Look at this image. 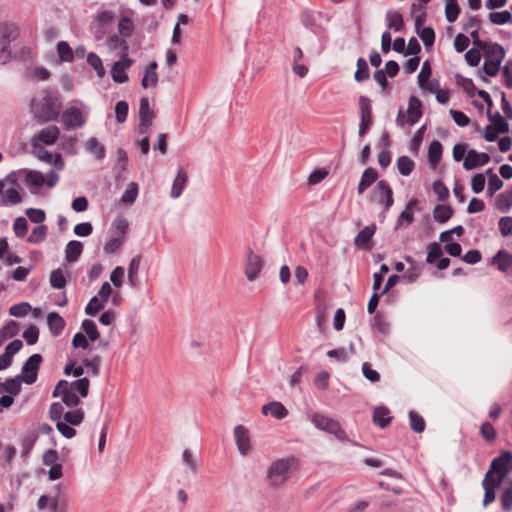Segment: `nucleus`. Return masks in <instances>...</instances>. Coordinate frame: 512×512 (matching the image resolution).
Returning a JSON list of instances; mask_svg holds the SVG:
<instances>
[{
    "mask_svg": "<svg viewBox=\"0 0 512 512\" xmlns=\"http://www.w3.org/2000/svg\"><path fill=\"white\" fill-rule=\"evenodd\" d=\"M59 105L58 96L48 92L39 102L32 101L31 110L39 123H47L58 118Z\"/></svg>",
    "mask_w": 512,
    "mask_h": 512,
    "instance_id": "nucleus-1",
    "label": "nucleus"
},
{
    "mask_svg": "<svg viewBox=\"0 0 512 512\" xmlns=\"http://www.w3.org/2000/svg\"><path fill=\"white\" fill-rule=\"evenodd\" d=\"M309 418L317 429L334 435L340 441H346L348 439L346 432L342 429L337 420L318 412L312 413Z\"/></svg>",
    "mask_w": 512,
    "mask_h": 512,
    "instance_id": "nucleus-2",
    "label": "nucleus"
},
{
    "mask_svg": "<svg viewBox=\"0 0 512 512\" xmlns=\"http://www.w3.org/2000/svg\"><path fill=\"white\" fill-rule=\"evenodd\" d=\"M498 56L494 59L488 56L484 58L482 68L478 70V76L484 81L488 82L487 77H495L498 75L502 62L505 58L506 51L501 45H496Z\"/></svg>",
    "mask_w": 512,
    "mask_h": 512,
    "instance_id": "nucleus-3",
    "label": "nucleus"
},
{
    "mask_svg": "<svg viewBox=\"0 0 512 512\" xmlns=\"http://www.w3.org/2000/svg\"><path fill=\"white\" fill-rule=\"evenodd\" d=\"M43 362V357L39 353L30 355L21 367V378L27 385H32L37 381L38 372Z\"/></svg>",
    "mask_w": 512,
    "mask_h": 512,
    "instance_id": "nucleus-4",
    "label": "nucleus"
},
{
    "mask_svg": "<svg viewBox=\"0 0 512 512\" xmlns=\"http://www.w3.org/2000/svg\"><path fill=\"white\" fill-rule=\"evenodd\" d=\"M291 468L289 459H279L271 464L267 471V478L272 486H280L287 478Z\"/></svg>",
    "mask_w": 512,
    "mask_h": 512,
    "instance_id": "nucleus-5",
    "label": "nucleus"
},
{
    "mask_svg": "<svg viewBox=\"0 0 512 512\" xmlns=\"http://www.w3.org/2000/svg\"><path fill=\"white\" fill-rule=\"evenodd\" d=\"M370 200L382 204L386 210H389L394 204L393 190L385 180H380L373 188Z\"/></svg>",
    "mask_w": 512,
    "mask_h": 512,
    "instance_id": "nucleus-6",
    "label": "nucleus"
},
{
    "mask_svg": "<svg viewBox=\"0 0 512 512\" xmlns=\"http://www.w3.org/2000/svg\"><path fill=\"white\" fill-rule=\"evenodd\" d=\"M487 472L506 479L512 472V452L504 450L499 456L493 458Z\"/></svg>",
    "mask_w": 512,
    "mask_h": 512,
    "instance_id": "nucleus-7",
    "label": "nucleus"
},
{
    "mask_svg": "<svg viewBox=\"0 0 512 512\" xmlns=\"http://www.w3.org/2000/svg\"><path fill=\"white\" fill-rule=\"evenodd\" d=\"M359 108L360 123L358 136L364 137L368 133L373 124L371 100L367 96H359Z\"/></svg>",
    "mask_w": 512,
    "mask_h": 512,
    "instance_id": "nucleus-8",
    "label": "nucleus"
},
{
    "mask_svg": "<svg viewBox=\"0 0 512 512\" xmlns=\"http://www.w3.org/2000/svg\"><path fill=\"white\" fill-rule=\"evenodd\" d=\"M61 120L64 126V129L74 130L84 126L86 123V119L82 113V111L75 106H70L66 108L61 115Z\"/></svg>",
    "mask_w": 512,
    "mask_h": 512,
    "instance_id": "nucleus-9",
    "label": "nucleus"
},
{
    "mask_svg": "<svg viewBox=\"0 0 512 512\" xmlns=\"http://www.w3.org/2000/svg\"><path fill=\"white\" fill-rule=\"evenodd\" d=\"M134 60L131 59L127 52H124L120 59L112 65L110 74L113 81L117 84H123L129 80L126 70L130 68Z\"/></svg>",
    "mask_w": 512,
    "mask_h": 512,
    "instance_id": "nucleus-10",
    "label": "nucleus"
},
{
    "mask_svg": "<svg viewBox=\"0 0 512 512\" xmlns=\"http://www.w3.org/2000/svg\"><path fill=\"white\" fill-rule=\"evenodd\" d=\"M116 18V14L112 10H103L96 14L94 21L91 22L90 28L96 39L100 40L105 34V26L110 24Z\"/></svg>",
    "mask_w": 512,
    "mask_h": 512,
    "instance_id": "nucleus-11",
    "label": "nucleus"
},
{
    "mask_svg": "<svg viewBox=\"0 0 512 512\" xmlns=\"http://www.w3.org/2000/svg\"><path fill=\"white\" fill-rule=\"evenodd\" d=\"M490 156L486 152H478L476 149H469L463 161V168L467 171L486 165Z\"/></svg>",
    "mask_w": 512,
    "mask_h": 512,
    "instance_id": "nucleus-12",
    "label": "nucleus"
},
{
    "mask_svg": "<svg viewBox=\"0 0 512 512\" xmlns=\"http://www.w3.org/2000/svg\"><path fill=\"white\" fill-rule=\"evenodd\" d=\"M263 260L260 256L253 253L252 249L249 248L247 265L245 268V275L249 281H254L260 274L263 268Z\"/></svg>",
    "mask_w": 512,
    "mask_h": 512,
    "instance_id": "nucleus-13",
    "label": "nucleus"
},
{
    "mask_svg": "<svg viewBox=\"0 0 512 512\" xmlns=\"http://www.w3.org/2000/svg\"><path fill=\"white\" fill-rule=\"evenodd\" d=\"M234 437L239 453L242 456L247 455L251 448L248 429L243 425L235 426Z\"/></svg>",
    "mask_w": 512,
    "mask_h": 512,
    "instance_id": "nucleus-14",
    "label": "nucleus"
},
{
    "mask_svg": "<svg viewBox=\"0 0 512 512\" xmlns=\"http://www.w3.org/2000/svg\"><path fill=\"white\" fill-rule=\"evenodd\" d=\"M60 138V130L56 125H49L42 128L32 140L45 145H53Z\"/></svg>",
    "mask_w": 512,
    "mask_h": 512,
    "instance_id": "nucleus-15",
    "label": "nucleus"
},
{
    "mask_svg": "<svg viewBox=\"0 0 512 512\" xmlns=\"http://www.w3.org/2000/svg\"><path fill=\"white\" fill-rule=\"evenodd\" d=\"M422 101L411 95L408 100V109H407V121L410 125H415L420 118L422 117Z\"/></svg>",
    "mask_w": 512,
    "mask_h": 512,
    "instance_id": "nucleus-16",
    "label": "nucleus"
},
{
    "mask_svg": "<svg viewBox=\"0 0 512 512\" xmlns=\"http://www.w3.org/2000/svg\"><path fill=\"white\" fill-rule=\"evenodd\" d=\"M490 265H497L499 271L507 273L512 268V253L505 249H500L490 259Z\"/></svg>",
    "mask_w": 512,
    "mask_h": 512,
    "instance_id": "nucleus-17",
    "label": "nucleus"
},
{
    "mask_svg": "<svg viewBox=\"0 0 512 512\" xmlns=\"http://www.w3.org/2000/svg\"><path fill=\"white\" fill-rule=\"evenodd\" d=\"M20 35L19 27L14 23H3L0 25V43L10 46Z\"/></svg>",
    "mask_w": 512,
    "mask_h": 512,
    "instance_id": "nucleus-18",
    "label": "nucleus"
},
{
    "mask_svg": "<svg viewBox=\"0 0 512 512\" xmlns=\"http://www.w3.org/2000/svg\"><path fill=\"white\" fill-rule=\"evenodd\" d=\"M188 182V175L184 168L179 167L177 170V174L174 178V181L172 183L170 196L173 199L179 198Z\"/></svg>",
    "mask_w": 512,
    "mask_h": 512,
    "instance_id": "nucleus-19",
    "label": "nucleus"
},
{
    "mask_svg": "<svg viewBox=\"0 0 512 512\" xmlns=\"http://www.w3.org/2000/svg\"><path fill=\"white\" fill-rule=\"evenodd\" d=\"M83 243L78 240H70L65 247V261L73 264L78 261L83 252Z\"/></svg>",
    "mask_w": 512,
    "mask_h": 512,
    "instance_id": "nucleus-20",
    "label": "nucleus"
},
{
    "mask_svg": "<svg viewBox=\"0 0 512 512\" xmlns=\"http://www.w3.org/2000/svg\"><path fill=\"white\" fill-rule=\"evenodd\" d=\"M376 226L374 224L365 226L354 238V244L359 248H370V242L375 234Z\"/></svg>",
    "mask_w": 512,
    "mask_h": 512,
    "instance_id": "nucleus-21",
    "label": "nucleus"
},
{
    "mask_svg": "<svg viewBox=\"0 0 512 512\" xmlns=\"http://www.w3.org/2000/svg\"><path fill=\"white\" fill-rule=\"evenodd\" d=\"M379 177L377 170L373 167H367L361 176L357 186L359 195L363 194Z\"/></svg>",
    "mask_w": 512,
    "mask_h": 512,
    "instance_id": "nucleus-22",
    "label": "nucleus"
},
{
    "mask_svg": "<svg viewBox=\"0 0 512 512\" xmlns=\"http://www.w3.org/2000/svg\"><path fill=\"white\" fill-rule=\"evenodd\" d=\"M262 413L264 415L270 414L277 420H282L288 415L287 408L278 401H272L262 406Z\"/></svg>",
    "mask_w": 512,
    "mask_h": 512,
    "instance_id": "nucleus-23",
    "label": "nucleus"
},
{
    "mask_svg": "<svg viewBox=\"0 0 512 512\" xmlns=\"http://www.w3.org/2000/svg\"><path fill=\"white\" fill-rule=\"evenodd\" d=\"M385 21L386 26L395 32H401L404 29L403 15L397 10H387Z\"/></svg>",
    "mask_w": 512,
    "mask_h": 512,
    "instance_id": "nucleus-24",
    "label": "nucleus"
},
{
    "mask_svg": "<svg viewBox=\"0 0 512 512\" xmlns=\"http://www.w3.org/2000/svg\"><path fill=\"white\" fill-rule=\"evenodd\" d=\"M47 324H48L50 333L55 337L59 336L62 333V331L64 330L65 325H66L63 317L60 316V314L57 312L48 313Z\"/></svg>",
    "mask_w": 512,
    "mask_h": 512,
    "instance_id": "nucleus-25",
    "label": "nucleus"
},
{
    "mask_svg": "<svg viewBox=\"0 0 512 512\" xmlns=\"http://www.w3.org/2000/svg\"><path fill=\"white\" fill-rule=\"evenodd\" d=\"M158 64L156 61H152L146 67L143 78L141 80V86L143 88H147L148 86L156 87L158 84V74H157Z\"/></svg>",
    "mask_w": 512,
    "mask_h": 512,
    "instance_id": "nucleus-26",
    "label": "nucleus"
},
{
    "mask_svg": "<svg viewBox=\"0 0 512 512\" xmlns=\"http://www.w3.org/2000/svg\"><path fill=\"white\" fill-rule=\"evenodd\" d=\"M142 261V255H135L128 266V283L132 288H135L139 284L138 272Z\"/></svg>",
    "mask_w": 512,
    "mask_h": 512,
    "instance_id": "nucleus-27",
    "label": "nucleus"
},
{
    "mask_svg": "<svg viewBox=\"0 0 512 512\" xmlns=\"http://www.w3.org/2000/svg\"><path fill=\"white\" fill-rule=\"evenodd\" d=\"M392 421L390 411L385 406H378L373 411V422L379 428H386Z\"/></svg>",
    "mask_w": 512,
    "mask_h": 512,
    "instance_id": "nucleus-28",
    "label": "nucleus"
},
{
    "mask_svg": "<svg viewBox=\"0 0 512 512\" xmlns=\"http://www.w3.org/2000/svg\"><path fill=\"white\" fill-rule=\"evenodd\" d=\"M86 150L99 161L106 157V147L96 137H90L86 141Z\"/></svg>",
    "mask_w": 512,
    "mask_h": 512,
    "instance_id": "nucleus-29",
    "label": "nucleus"
},
{
    "mask_svg": "<svg viewBox=\"0 0 512 512\" xmlns=\"http://www.w3.org/2000/svg\"><path fill=\"white\" fill-rule=\"evenodd\" d=\"M453 214L454 210L449 204H437L433 209V218L440 224L449 221Z\"/></svg>",
    "mask_w": 512,
    "mask_h": 512,
    "instance_id": "nucleus-30",
    "label": "nucleus"
},
{
    "mask_svg": "<svg viewBox=\"0 0 512 512\" xmlns=\"http://www.w3.org/2000/svg\"><path fill=\"white\" fill-rule=\"evenodd\" d=\"M443 154V146L440 141L432 140L428 147V162L431 167H436Z\"/></svg>",
    "mask_w": 512,
    "mask_h": 512,
    "instance_id": "nucleus-31",
    "label": "nucleus"
},
{
    "mask_svg": "<svg viewBox=\"0 0 512 512\" xmlns=\"http://www.w3.org/2000/svg\"><path fill=\"white\" fill-rule=\"evenodd\" d=\"M418 37L422 40L425 50L430 52L435 43L436 34L431 26L423 27L415 31Z\"/></svg>",
    "mask_w": 512,
    "mask_h": 512,
    "instance_id": "nucleus-32",
    "label": "nucleus"
},
{
    "mask_svg": "<svg viewBox=\"0 0 512 512\" xmlns=\"http://www.w3.org/2000/svg\"><path fill=\"white\" fill-rule=\"evenodd\" d=\"M18 172H24L26 174L25 182L28 186L35 187V188H41L43 185H45V177L39 171L29 170V169H20V170H18Z\"/></svg>",
    "mask_w": 512,
    "mask_h": 512,
    "instance_id": "nucleus-33",
    "label": "nucleus"
},
{
    "mask_svg": "<svg viewBox=\"0 0 512 512\" xmlns=\"http://www.w3.org/2000/svg\"><path fill=\"white\" fill-rule=\"evenodd\" d=\"M23 382L20 375H16L12 378L6 379L0 393L6 392L8 395L13 397L17 396L21 392V383Z\"/></svg>",
    "mask_w": 512,
    "mask_h": 512,
    "instance_id": "nucleus-34",
    "label": "nucleus"
},
{
    "mask_svg": "<svg viewBox=\"0 0 512 512\" xmlns=\"http://www.w3.org/2000/svg\"><path fill=\"white\" fill-rule=\"evenodd\" d=\"M496 207L502 213H507L512 207V185L504 192L498 194L496 198Z\"/></svg>",
    "mask_w": 512,
    "mask_h": 512,
    "instance_id": "nucleus-35",
    "label": "nucleus"
},
{
    "mask_svg": "<svg viewBox=\"0 0 512 512\" xmlns=\"http://www.w3.org/2000/svg\"><path fill=\"white\" fill-rule=\"evenodd\" d=\"M60 143L59 147L64 151L66 155L69 156H75L78 153L76 144H77V137L74 136H68V135H60Z\"/></svg>",
    "mask_w": 512,
    "mask_h": 512,
    "instance_id": "nucleus-36",
    "label": "nucleus"
},
{
    "mask_svg": "<svg viewBox=\"0 0 512 512\" xmlns=\"http://www.w3.org/2000/svg\"><path fill=\"white\" fill-rule=\"evenodd\" d=\"M23 200V197L19 190L15 188H8L5 190V192L2 195L0 205L7 206V205H17L21 203Z\"/></svg>",
    "mask_w": 512,
    "mask_h": 512,
    "instance_id": "nucleus-37",
    "label": "nucleus"
},
{
    "mask_svg": "<svg viewBox=\"0 0 512 512\" xmlns=\"http://www.w3.org/2000/svg\"><path fill=\"white\" fill-rule=\"evenodd\" d=\"M461 12L457 0H445V17L448 23H454Z\"/></svg>",
    "mask_w": 512,
    "mask_h": 512,
    "instance_id": "nucleus-38",
    "label": "nucleus"
},
{
    "mask_svg": "<svg viewBox=\"0 0 512 512\" xmlns=\"http://www.w3.org/2000/svg\"><path fill=\"white\" fill-rule=\"evenodd\" d=\"M357 69L354 73V79L356 82L361 83L369 79L370 70L367 61L363 57H359L356 63Z\"/></svg>",
    "mask_w": 512,
    "mask_h": 512,
    "instance_id": "nucleus-39",
    "label": "nucleus"
},
{
    "mask_svg": "<svg viewBox=\"0 0 512 512\" xmlns=\"http://www.w3.org/2000/svg\"><path fill=\"white\" fill-rule=\"evenodd\" d=\"M81 329L83 330L82 333L92 342L98 340L100 337L97 325L93 320L84 319L81 323Z\"/></svg>",
    "mask_w": 512,
    "mask_h": 512,
    "instance_id": "nucleus-40",
    "label": "nucleus"
},
{
    "mask_svg": "<svg viewBox=\"0 0 512 512\" xmlns=\"http://www.w3.org/2000/svg\"><path fill=\"white\" fill-rule=\"evenodd\" d=\"M48 227L41 224L33 228L31 234L27 237V242L30 244H40L47 237Z\"/></svg>",
    "mask_w": 512,
    "mask_h": 512,
    "instance_id": "nucleus-41",
    "label": "nucleus"
},
{
    "mask_svg": "<svg viewBox=\"0 0 512 512\" xmlns=\"http://www.w3.org/2000/svg\"><path fill=\"white\" fill-rule=\"evenodd\" d=\"M409 417V425L413 432L415 433H422L425 430L426 423L424 418L418 414L416 411H409L408 413Z\"/></svg>",
    "mask_w": 512,
    "mask_h": 512,
    "instance_id": "nucleus-42",
    "label": "nucleus"
},
{
    "mask_svg": "<svg viewBox=\"0 0 512 512\" xmlns=\"http://www.w3.org/2000/svg\"><path fill=\"white\" fill-rule=\"evenodd\" d=\"M32 153L40 161L45 163L52 162V154L37 141L31 140Z\"/></svg>",
    "mask_w": 512,
    "mask_h": 512,
    "instance_id": "nucleus-43",
    "label": "nucleus"
},
{
    "mask_svg": "<svg viewBox=\"0 0 512 512\" xmlns=\"http://www.w3.org/2000/svg\"><path fill=\"white\" fill-rule=\"evenodd\" d=\"M138 185L135 182H130L121 195L120 202L124 204H132L136 201L138 196Z\"/></svg>",
    "mask_w": 512,
    "mask_h": 512,
    "instance_id": "nucleus-44",
    "label": "nucleus"
},
{
    "mask_svg": "<svg viewBox=\"0 0 512 512\" xmlns=\"http://www.w3.org/2000/svg\"><path fill=\"white\" fill-rule=\"evenodd\" d=\"M396 166L399 171V173L402 176H408L412 173L415 163L412 159H410L408 156H400L398 157L396 161Z\"/></svg>",
    "mask_w": 512,
    "mask_h": 512,
    "instance_id": "nucleus-45",
    "label": "nucleus"
},
{
    "mask_svg": "<svg viewBox=\"0 0 512 512\" xmlns=\"http://www.w3.org/2000/svg\"><path fill=\"white\" fill-rule=\"evenodd\" d=\"M455 80L457 85L463 88L468 97H473L476 94L478 89H476V86L471 78L456 74Z\"/></svg>",
    "mask_w": 512,
    "mask_h": 512,
    "instance_id": "nucleus-46",
    "label": "nucleus"
},
{
    "mask_svg": "<svg viewBox=\"0 0 512 512\" xmlns=\"http://www.w3.org/2000/svg\"><path fill=\"white\" fill-rule=\"evenodd\" d=\"M489 21L493 25H504L512 22V14L508 10L499 12H491L488 16Z\"/></svg>",
    "mask_w": 512,
    "mask_h": 512,
    "instance_id": "nucleus-47",
    "label": "nucleus"
},
{
    "mask_svg": "<svg viewBox=\"0 0 512 512\" xmlns=\"http://www.w3.org/2000/svg\"><path fill=\"white\" fill-rule=\"evenodd\" d=\"M443 256V250L439 243L432 242L427 246L426 262L428 264H434Z\"/></svg>",
    "mask_w": 512,
    "mask_h": 512,
    "instance_id": "nucleus-48",
    "label": "nucleus"
},
{
    "mask_svg": "<svg viewBox=\"0 0 512 512\" xmlns=\"http://www.w3.org/2000/svg\"><path fill=\"white\" fill-rule=\"evenodd\" d=\"M90 381L87 377H82L74 380L71 383V389L73 392H77L80 397L85 398L89 394Z\"/></svg>",
    "mask_w": 512,
    "mask_h": 512,
    "instance_id": "nucleus-49",
    "label": "nucleus"
},
{
    "mask_svg": "<svg viewBox=\"0 0 512 512\" xmlns=\"http://www.w3.org/2000/svg\"><path fill=\"white\" fill-rule=\"evenodd\" d=\"M134 24L130 17L124 16L119 20L118 32L122 38H129L133 34Z\"/></svg>",
    "mask_w": 512,
    "mask_h": 512,
    "instance_id": "nucleus-50",
    "label": "nucleus"
},
{
    "mask_svg": "<svg viewBox=\"0 0 512 512\" xmlns=\"http://www.w3.org/2000/svg\"><path fill=\"white\" fill-rule=\"evenodd\" d=\"M67 284L66 277L61 268L55 269L50 273V285L54 289H63Z\"/></svg>",
    "mask_w": 512,
    "mask_h": 512,
    "instance_id": "nucleus-51",
    "label": "nucleus"
},
{
    "mask_svg": "<svg viewBox=\"0 0 512 512\" xmlns=\"http://www.w3.org/2000/svg\"><path fill=\"white\" fill-rule=\"evenodd\" d=\"M505 481V478L495 475L494 477L490 472H486L484 479L482 481L483 489L489 488L490 490L496 491Z\"/></svg>",
    "mask_w": 512,
    "mask_h": 512,
    "instance_id": "nucleus-52",
    "label": "nucleus"
},
{
    "mask_svg": "<svg viewBox=\"0 0 512 512\" xmlns=\"http://www.w3.org/2000/svg\"><path fill=\"white\" fill-rule=\"evenodd\" d=\"M56 48L61 61L72 62L74 60L73 50L66 41H59Z\"/></svg>",
    "mask_w": 512,
    "mask_h": 512,
    "instance_id": "nucleus-53",
    "label": "nucleus"
},
{
    "mask_svg": "<svg viewBox=\"0 0 512 512\" xmlns=\"http://www.w3.org/2000/svg\"><path fill=\"white\" fill-rule=\"evenodd\" d=\"M87 63L95 70L98 77L102 78L105 75L103 63L98 54L89 52L87 54Z\"/></svg>",
    "mask_w": 512,
    "mask_h": 512,
    "instance_id": "nucleus-54",
    "label": "nucleus"
},
{
    "mask_svg": "<svg viewBox=\"0 0 512 512\" xmlns=\"http://www.w3.org/2000/svg\"><path fill=\"white\" fill-rule=\"evenodd\" d=\"M371 327L377 329L381 334H388L390 325L381 313H376L371 319Z\"/></svg>",
    "mask_w": 512,
    "mask_h": 512,
    "instance_id": "nucleus-55",
    "label": "nucleus"
},
{
    "mask_svg": "<svg viewBox=\"0 0 512 512\" xmlns=\"http://www.w3.org/2000/svg\"><path fill=\"white\" fill-rule=\"evenodd\" d=\"M84 412L82 409H76L67 411L64 414V420L66 423L72 425V426H78L80 425L84 420Z\"/></svg>",
    "mask_w": 512,
    "mask_h": 512,
    "instance_id": "nucleus-56",
    "label": "nucleus"
},
{
    "mask_svg": "<svg viewBox=\"0 0 512 512\" xmlns=\"http://www.w3.org/2000/svg\"><path fill=\"white\" fill-rule=\"evenodd\" d=\"M104 303L105 302H101L97 296H92L85 307V313L91 317L96 316L104 309Z\"/></svg>",
    "mask_w": 512,
    "mask_h": 512,
    "instance_id": "nucleus-57",
    "label": "nucleus"
},
{
    "mask_svg": "<svg viewBox=\"0 0 512 512\" xmlns=\"http://www.w3.org/2000/svg\"><path fill=\"white\" fill-rule=\"evenodd\" d=\"M405 260L408 263H411V266L404 272L402 277L405 278L408 283H413L419 278L420 271L418 270L416 262L412 259V257L407 256L405 257Z\"/></svg>",
    "mask_w": 512,
    "mask_h": 512,
    "instance_id": "nucleus-58",
    "label": "nucleus"
},
{
    "mask_svg": "<svg viewBox=\"0 0 512 512\" xmlns=\"http://www.w3.org/2000/svg\"><path fill=\"white\" fill-rule=\"evenodd\" d=\"M32 307L28 302H21L18 304H14L9 308V314L16 318L25 317L30 311Z\"/></svg>",
    "mask_w": 512,
    "mask_h": 512,
    "instance_id": "nucleus-59",
    "label": "nucleus"
},
{
    "mask_svg": "<svg viewBox=\"0 0 512 512\" xmlns=\"http://www.w3.org/2000/svg\"><path fill=\"white\" fill-rule=\"evenodd\" d=\"M28 221L25 217L19 216L14 220L13 231L17 238H23L28 232Z\"/></svg>",
    "mask_w": 512,
    "mask_h": 512,
    "instance_id": "nucleus-60",
    "label": "nucleus"
},
{
    "mask_svg": "<svg viewBox=\"0 0 512 512\" xmlns=\"http://www.w3.org/2000/svg\"><path fill=\"white\" fill-rule=\"evenodd\" d=\"M129 104L125 100H120L115 105V119L118 123H124L127 119Z\"/></svg>",
    "mask_w": 512,
    "mask_h": 512,
    "instance_id": "nucleus-61",
    "label": "nucleus"
},
{
    "mask_svg": "<svg viewBox=\"0 0 512 512\" xmlns=\"http://www.w3.org/2000/svg\"><path fill=\"white\" fill-rule=\"evenodd\" d=\"M63 373L66 376L73 375L74 377L82 378L84 374V368L81 365H77L75 360L69 359L64 367Z\"/></svg>",
    "mask_w": 512,
    "mask_h": 512,
    "instance_id": "nucleus-62",
    "label": "nucleus"
},
{
    "mask_svg": "<svg viewBox=\"0 0 512 512\" xmlns=\"http://www.w3.org/2000/svg\"><path fill=\"white\" fill-rule=\"evenodd\" d=\"M432 189L433 192L437 195L439 201L444 202L449 198V189L441 180L434 181L432 184Z\"/></svg>",
    "mask_w": 512,
    "mask_h": 512,
    "instance_id": "nucleus-63",
    "label": "nucleus"
},
{
    "mask_svg": "<svg viewBox=\"0 0 512 512\" xmlns=\"http://www.w3.org/2000/svg\"><path fill=\"white\" fill-rule=\"evenodd\" d=\"M29 220L35 224H43L46 218L45 211L40 208H28L25 211Z\"/></svg>",
    "mask_w": 512,
    "mask_h": 512,
    "instance_id": "nucleus-64",
    "label": "nucleus"
}]
</instances>
